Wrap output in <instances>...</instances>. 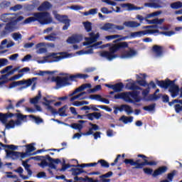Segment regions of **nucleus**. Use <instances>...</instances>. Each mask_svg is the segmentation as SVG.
<instances>
[{
    "mask_svg": "<svg viewBox=\"0 0 182 182\" xmlns=\"http://www.w3.org/2000/svg\"><path fill=\"white\" fill-rule=\"evenodd\" d=\"M22 76H23V74H18V75H14L11 77H10L9 79V80L10 82H12L13 80H17V79H19V78L22 77Z\"/></svg>",
    "mask_w": 182,
    "mask_h": 182,
    "instance_id": "obj_63",
    "label": "nucleus"
},
{
    "mask_svg": "<svg viewBox=\"0 0 182 182\" xmlns=\"http://www.w3.org/2000/svg\"><path fill=\"white\" fill-rule=\"evenodd\" d=\"M99 90H102V85H97L92 89L87 90V93L90 95V93H95Z\"/></svg>",
    "mask_w": 182,
    "mask_h": 182,
    "instance_id": "obj_46",
    "label": "nucleus"
},
{
    "mask_svg": "<svg viewBox=\"0 0 182 182\" xmlns=\"http://www.w3.org/2000/svg\"><path fill=\"white\" fill-rule=\"evenodd\" d=\"M52 5H50L49 1H44L41 5L39 6L38 11H40L41 12L48 11V9H50Z\"/></svg>",
    "mask_w": 182,
    "mask_h": 182,
    "instance_id": "obj_27",
    "label": "nucleus"
},
{
    "mask_svg": "<svg viewBox=\"0 0 182 182\" xmlns=\"http://www.w3.org/2000/svg\"><path fill=\"white\" fill-rule=\"evenodd\" d=\"M101 29L102 31H105L106 32H110L111 33H113L116 32V31H123V29H124V26H117L112 23H107L101 27Z\"/></svg>",
    "mask_w": 182,
    "mask_h": 182,
    "instance_id": "obj_6",
    "label": "nucleus"
},
{
    "mask_svg": "<svg viewBox=\"0 0 182 182\" xmlns=\"http://www.w3.org/2000/svg\"><path fill=\"white\" fill-rule=\"evenodd\" d=\"M32 160H36L37 161H41V164H38V166L44 168L46 166L50 167V168H53V170H56L55 164H59L61 163L60 159H53L50 157L49 155L43 156H36L31 157Z\"/></svg>",
    "mask_w": 182,
    "mask_h": 182,
    "instance_id": "obj_5",
    "label": "nucleus"
},
{
    "mask_svg": "<svg viewBox=\"0 0 182 182\" xmlns=\"http://www.w3.org/2000/svg\"><path fill=\"white\" fill-rule=\"evenodd\" d=\"M161 35H165V36H172V35H176V32L173 31H161Z\"/></svg>",
    "mask_w": 182,
    "mask_h": 182,
    "instance_id": "obj_59",
    "label": "nucleus"
},
{
    "mask_svg": "<svg viewBox=\"0 0 182 182\" xmlns=\"http://www.w3.org/2000/svg\"><path fill=\"white\" fill-rule=\"evenodd\" d=\"M89 75L87 74H77V75H72L68 77L69 80L71 82H75L76 79H87Z\"/></svg>",
    "mask_w": 182,
    "mask_h": 182,
    "instance_id": "obj_23",
    "label": "nucleus"
},
{
    "mask_svg": "<svg viewBox=\"0 0 182 182\" xmlns=\"http://www.w3.org/2000/svg\"><path fill=\"white\" fill-rule=\"evenodd\" d=\"M167 170H168V168L166 166H162L154 171V173H152V177H158V176H161V174H164V173L167 172Z\"/></svg>",
    "mask_w": 182,
    "mask_h": 182,
    "instance_id": "obj_15",
    "label": "nucleus"
},
{
    "mask_svg": "<svg viewBox=\"0 0 182 182\" xmlns=\"http://www.w3.org/2000/svg\"><path fill=\"white\" fill-rule=\"evenodd\" d=\"M74 180L75 181L74 182H84V181H86V179H85L83 177H78V176H75L74 178Z\"/></svg>",
    "mask_w": 182,
    "mask_h": 182,
    "instance_id": "obj_64",
    "label": "nucleus"
},
{
    "mask_svg": "<svg viewBox=\"0 0 182 182\" xmlns=\"http://www.w3.org/2000/svg\"><path fill=\"white\" fill-rule=\"evenodd\" d=\"M143 171L145 174H147L148 176H153V168H144Z\"/></svg>",
    "mask_w": 182,
    "mask_h": 182,
    "instance_id": "obj_56",
    "label": "nucleus"
},
{
    "mask_svg": "<svg viewBox=\"0 0 182 182\" xmlns=\"http://www.w3.org/2000/svg\"><path fill=\"white\" fill-rule=\"evenodd\" d=\"M37 77H33L31 79H28L27 80H23L19 81H14L13 82L9 84V89H14V87H16V86H21V85H26V87H29L35 80H36Z\"/></svg>",
    "mask_w": 182,
    "mask_h": 182,
    "instance_id": "obj_8",
    "label": "nucleus"
},
{
    "mask_svg": "<svg viewBox=\"0 0 182 182\" xmlns=\"http://www.w3.org/2000/svg\"><path fill=\"white\" fill-rule=\"evenodd\" d=\"M176 174H177L176 170H173L171 173H168L167 175V178L168 179V181H169V182L173 181V179L174 178V176H176Z\"/></svg>",
    "mask_w": 182,
    "mask_h": 182,
    "instance_id": "obj_50",
    "label": "nucleus"
},
{
    "mask_svg": "<svg viewBox=\"0 0 182 182\" xmlns=\"http://www.w3.org/2000/svg\"><path fill=\"white\" fill-rule=\"evenodd\" d=\"M55 71H42V70H39L38 73H36V75H37L38 76H44L45 73H47L48 75H53L55 74Z\"/></svg>",
    "mask_w": 182,
    "mask_h": 182,
    "instance_id": "obj_53",
    "label": "nucleus"
},
{
    "mask_svg": "<svg viewBox=\"0 0 182 182\" xmlns=\"http://www.w3.org/2000/svg\"><path fill=\"white\" fill-rule=\"evenodd\" d=\"M90 107L92 109V110H93L94 112H100V109H103L104 110H107V112H110L112 110V109L107 107V106L106 105H90ZM97 107L99 109H97Z\"/></svg>",
    "mask_w": 182,
    "mask_h": 182,
    "instance_id": "obj_24",
    "label": "nucleus"
},
{
    "mask_svg": "<svg viewBox=\"0 0 182 182\" xmlns=\"http://www.w3.org/2000/svg\"><path fill=\"white\" fill-rule=\"evenodd\" d=\"M124 25L127 28H139V26H140V23L136 21H125Z\"/></svg>",
    "mask_w": 182,
    "mask_h": 182,
    "instance_id": "obj_29",
    "label": "nucleus"
},
{
    "mask_svg": "<svg viewBox=\"0 0 182 182\" xmlns=\"http://www.w3.org/2000/svg\"><path fill=\"white\" fill-rule=\"evenodd\" d=\"M41 97L42 93L41 92V90H38V95H36L33 98H31L30 100V103H31V105H36L39 102V100H41Z\"/></svg>",
    "mask_w": 182,
    "mask_h": 182,
    "instance_id": "obj_34",
    "label": "nucleus"
},
{
    "mask_svg": "<svg viewBox=\"0 0 182 182\" xmlns=\"http://www.w3.org/2000/svg\"><path fill=\"white\" fill-rule=\"evenodd\" d=\"M176 83V80H171L169 79H166L165 80H156V85L161 89H168L170 88L172 85Z\"/></svg>",
    "mask_w": 182,
    "mask_h": 182,
    "instance_id": "obj_12",
    "label": "nucleus"
},
{
    "mask_svg": "<svg viewBox=\"0 0 182 182\" xmlns=\"http://www.w3.org/2000/svg\"><path fill=\"white\" fill-rule=\"evenodd\" d=\"M95 164H97V165L100 164L102 168H109L110 167V164L105 159H100L97 162H95Z\"/></svg>",
    "mask_w": 182,
    "mask_h": 182,
    "instance_id": "obj_31",
    "label": "nucleus"
},
{
    "mask_svg": "<svg viewBox=\"0 0 182 182\" xmlns=\"http://www.w3.org/2000/svg\"><path fill=\"white\" fill-rule=\"evenodd\" d=\"M137 157H139V159H136V161H134V159H125L124 160H122V161L120 163V164H122L123 163H124L126 164V166H135V167H134V168H136V169H141L143 168V167L146 166H157V164H159V162L156 161H149V157L146 156V155L144 154H138ZM142 159L143 161L141 162V159Z\"/></svg>",
    "mask_w": 182,
    "mask_h": 182,
    "instance_id": "obj_1",
    "label": "nucleus"
},
{
    "mask_svg": "<svg viewBox=\"0 0 182 182\" xmlns=\"http://www.w3.org/2000/svg\"><path fill=\"white\" fill-rule=\"evenodd\" d=\"M128 50L125 51V53L122 55L123 58H133L137 55V50H134L133 48L128 47Z\"/></svg>",
    "mask_w": 182,
    "mask_h": 182,
    "instance_id": "obj_17",
    "label": "nucleus"
},
{
    "mask_svg": "<svg viewBox=\"0 0 182 182\" xmlns=\"http://www.w3.org/2000/svg\"><path fill=\"white\" fill-rule=\"evenodd\" d=\"M11 112H7L6 114H4L2 112H0V122L3 123V124H6V122H8V119H11L12 116Z\"/></svg>",
    "mask_w": 182,
    "mask_h": 182,
    "instance_id": "obj_22",
    "label": "nucleus"
},
{
    "mask_svg": "<svg viewBox=\"0 0 182 182\" xmlns=\"http://www.w3.org/2000/svg\"><path fill=\"white\" fill-rule=\"evenodd\" d=\"M144 6H148L149 8H161V6L157 3H145Z\"/></svg>",
    "mask_w": 182,
    "mask_h": 182,
    "instance_id": "obj_48",
    "label": "nucleus"
},
{
    "mask_svg": "<svg viewBox=\"0 0 182 182\" xmlns=\"http://www.w3.org/2000/svg\"><path fill=\"white\" fill-rule=\"evenodd\" d=\"M164 49V48H163V46H157V45H154L152 47V51L154 52V53H155L156 56H157V58H160L161 56H163V50Z\"/></svg>",
    "mask_w": 182,
    "mask_h": 182,
    "instance_id": "obj_20",
    "label": "nucleus"
},
{
    "mask_svg": "<svg viewBox=\"0 0 182 182\" xmlns=\"http://www.w3.org/2000/svg\"><path fill=\"white\" fill-rule=\"evenodd\" d=\"M30 119H32L33 122H36V124H41V123L43 122V119L41 118L40 117H36L35 115H28V116Z\"/></svg>",
    "mask_w": 182,
    "mask_h": 182,
    "instance_id": "obj_39",
    "label": "nucleus"
},
{
    "mask_svg": "<svg viewBox=\"0 0 182 182\" xmlns=\"http://www.w3.org/2000/svg\"><path fill=\"white\" fill-rule=\"evenodd\" d=\"M12 117H17V119L16 121H14L15 124H16V126H21V124H22V122H21V120H23L24 119H26V117H28V115H23L21 113H11Z\"/></svg>",
    "mask_w": 182,
    "mask_h": 182,
    "instance_id": "obj_19",
    "label": "nucleus"
},
{
    "mask_svg": "<svg viewBox=\"0 0 182 182\" xmlns=\"http://www.w3.org/2000/svg\"><path fill=\"white\" fill-rule=\"evenodd\" d=\"M83 24L87 32H90L92 31V23L87 21L84 22Z\"/></svg>",
    "mask_w": 182,
    "mask_h": 182,
    "instance_id": "obj_51",
    "label": "nucleus"
},
{
    "mask_svg": "<svg viewBox=\"0 0 182 182\" xmlns=\"http://www.w3.org/2000/svg\"><path fill=\"white\" fill-rule=\"evenodd\" d=\"M54 16L56 21L60 22V23L65 24L63 27V31H68V29H69V26H70V19L68 18V16L55 14Z\"/></svg>",
    "mask_w": 182,
    "mask_h": 182,
    "instance_id": "obj_9",
    "label": "nucleus"
},
{
    "mask_svg": "<svg viewBox=\"0 0 182 182\" xmlns=\"http://www.w3.org/2000/svg\"><path fill=\"white\" fill-rule=\"evenodd\" d=\"M90 38H87V41L88 42L84 43V46H86V45H90L91 43H95L99 39V37L100 36V34L99 33H97L95 34V33H89Z\"/></svg>",
    "mask_w": 182,
    "mask_h": 182,
    "instance_id": "obj_14",
    "label": "nucleus"
},
{
    "mask_svg": "<svg viewBox=\"0 0 182 182\" xmlns=\"http://www.w3.org/2000/svg\"><path fill=\"white\" fill-rule=\"evenodd\" d=\"M8 65V59L6 58H0V68H4Z\"/></svg>",
    "mask_w": 182,
    "mask_h": 182,
    "instance_id": "obj_60",
    "label": "nucleus"
},
{
    "mask_svg": "<svg viewBox=\"0 0 182 182\" xmlns=\"http://www.w3.org/2000/svg\"><path fill=\"white\" fill-rule=\"evenodd\" d=\"M124 87V85L123 84V82H117L114 85V91L115 92H122Z\"/></svg>",
    "mask_w": 182,
    "mask_h": 182,
    "instance_id": "obj_36",
    "label": "nucleus"
},
{
    "mask_svg": "<svg viewBox=\"0 0 182 182\" xmlns=\"http://www.w3.org/2000/svg\"><path fill=\"white\" fill-rule=\"evenodd\" d=\"M121 107L122 109V112L124 110L127 114H132V113H133V109L130 107V105H122Z\"/></svg>",
    "mask_w": 182,
    "mask_h": 182,
    "instance_id": "obj_40",
    "label": "nucleus"
},
{
    "mask_svg": "<svg viewBox=\"0 0 182 182\" xmlns=\"http://www.w3.org/2000/svg\"><path fill=\"white\" fill-rule=\"evenodd\" d=\"M97 164L96 162L90 163V164H82L76 165V167H80L81 168H85V167H96Z\"/></svg>",
    "mask_w": 182,
    "mask_h": 182,
    "instance_id": "obj_43",
    "label": "nucleus"
},
{
    "mask_svg": "<svg viewBox=\"0 0 182 182\" xmlns=\"http://www.w3.org/2000/svg\"><path fill=\"white\" fill-rule=\"evenodd\" d=\"M33 16L26 18L23 21L24 25L32 23V22H39L41 25H48L52 23V18L48 12L34 13Z\"/></svg>",
    "mask_w": 182,
    "mask_h": 182,
    "instance_id": "obj_3",
    "label": "nucleus"
},
{
    "mask_svg": "<svg viewBox=\"0 0 182 182\" xmlns=\"http://www.w3.org/2000/svg\"><path fill=\"white\" fill-rule=\"evenodd\" d=\"M122 8H128V11H138L139 9H141V7L135 6L132 4H122L121 5Z\"/></svg>",
    "mask_w": 182,
    "mask_h": 182,
    "instance_id": "obj_28",
    "label": "nucleus"
},
{
    "mask_svg": "<svg viewBox=\"0 0 182 182\" xmlns=\"http://www.w3.org/2000/svg\"><path fill=\"white\" fill-rule=\"evenodd\" d=\"M130 93L128 92H124L122 100H124V102H127V103H134V101L130 98Z\"/></svg>",
    "mask_w": 182,
    "mask_h": 182,
    "instance_id": "obj_38",
    "label": "nucleus"
},
{
    "mask_svg": "<svg viewBox=\"0 0 182 182\" xmlns=\"http://www.w3.org/2000/svg\"><path fill=\"white\" fill-rule=\"evenodd\" d=\"M51 102L52 100H47L46 102H43V104L44 105V106H46L47 110H48L51 113H56V109H55V108H53V107L50 105Z\"/></svg>",
    "mask_w": 182,
    "mask_h": 182,
    "instance_id": "obj_32",
    "label": "nucleus"
},
{
    "mask_svg": "<svg viewBox=\"0 0 182 182\" xmlns=\"http://www.w3.org/2000/svg\"><path fill=\"white\" fill-rule=\"evenodd\" d=\"M13 68H14V65H9V66L6 67L5 68H4L3 70H1L0 71V73L1 75H3L1 76L2 79H8V76H11V75H14V73H15V72H16V70H18V68H16L14 69ZM11 69H12V70H11ZM4 74H5V75H4Z\"/></svg>",
    "mask_w": 182,
    "mask_h": 182,
    "instance_id": "obj_11",
    "label": "nucleus"
},
{
    "mask_svg": "<svg viewBox=\"0 0 182 182\" xmlns=\"http://www.w3.org/2000/svg\"><path fill=\"white\" fill-rule=\"evenodd\" d=\"M90 99H92V100H98V102H100L103 97H102V95H92L90 96Z\"/></svg>",
    "mask_w": 182,
    "mask_h": 182,
    "instance_id": "obj_58",
    "label": "nucleus"
},
{
    "mask_svg": "<svg viewBox=\"0 0 182 182\" xmlns=\"http://www.w3.org/2000/svg\"><path fill=\"white\" fill-rule=\"evenodd\" d=\"M70 167H77V166H76V165H70V164H66L64 161L63 164H62V168L60 169H58V171H66V170H68V168H70Z\"/></svg>",
    "mask_w": 182,
    "mask_h": 182,
    "instance_id": "obj_42",
    "label": "nucleus"
},
{
    "mask_svg": "<svg viewBox=\"0 0 182 182\" xmlns=\"http://www.w3.org/2000/svg\"><path fill=\"white\" fill-rule=\"evenodd\" d=\"M26 153H32V151H35L36 150V148H35L32 144L26 145Z\"/></svg>",
    "mask_w": 182,
    "mask_h": 182,
    "instance_id": "obj_52",
    "label": "nucleus"
},
{
    "mask_svg": "<svg viewBox=\"0 0 182 182\" xmlns=\"http://www.w3.org/2000/svg\"><path fill=\"white\" fill-rule=\"evenodd\" d=\"M171 8H172V9H180V8H182V2L176 1V2L172 3L171 4Z\"/></svg>",
    "mask_w": 182,
    "mask_h": 182,
    "instance_id": "obj_45",
    "label": "nucleus"
},
{
    "mask_svg": "<svg viewBox=\"0 0 182 182\" xmlns=\"http://www.w3.org/2000/svg\"><path fill=\"white\" fill-rule=\"evenodd\" d=\"M154 109H156V104L154 103L143 107V109L146 112H153Z\"/></svg>",
    "mask_w": 182,
    "mask_h": 182,
    "instance_id": "obj_49",
    "label": "nucleus"
},
{
    "mask_svg": "<svg viewBox=\"0 0 182 182\" xmlns=\"http://www.w3.org/2000/svg\"><path fill=\"white\" fill-rule=\"evenodd\" d=\"M6 129H14L15 127V121L11 119L8 124H6Z\"/></svg>",
    "mask_w": 182,
    "mask_h": 182,
    "instance_id": "obj_55",
    "label": "nucleus"
},
{
    "mask_svg": "<svg viewBox=\"0 0 182 182\" xmlns=\"http://www.w3.org/2000/svg\"><path fill=\"white\" fill-rule=\"evenodd\" d=\"M160 32L159 30H145V31H136L131 33L130 36L131 38H140L141 36H145V35H147L149 33H159Z\"/></svg>",
    "mask_w": 182,
    "mask_h": 182,
    "instance_id": "obj_10",
    "label": "nucleus"
},
{
    "mask_svg": "<svg viewBox=\"0 0 182 182\" xmlns=\"http://www.w3.org/2000/svg\"><path fill=\"white\" fill-rule=\"evenodd\" d=\"M7 157L11 159H18L21 156V152L9 151L8 149L5 150Z\"/></svg>",
    "mask_w": 182,
    "mask_h": 182,
    "instance_id": "obj_26",
    "label": "nucleus"
},
{
    "mask_svg": "<svg viewBox=\"0 0 182 182\" xmlns=\"http://www.w3.org/2000/svg\"><path fill=\"white\" fill-rule=\"evenodd\" d=\"M123 160H124V154H123L122 155L118 154L117 156V158L114 159L113 163H111L110 166H116V164H117V163H119V166H122V164H120V163H122V161H123Z\"/></svg>",
    "mask_w": 182,
    "mask_h": 182,
    "instance_id": "obj_30",
    "label": "nucleus"
},
{
    "mask_svg": "<svg viewBox=\"0 0 182 182\" xmlns=\"http://www.w3.org/2000/svg\"><path fill=\"white\" fill-rule=\"evenodd\" d=\"M136 83H138V85H139V86H143L144 87H146V86H149V83H147L146 80H136Z\"/></svg>",
    "mask_w": 182,
    "mask_h": 182,
    "instance_id": "obj_57",
    "label": "nucleus"
},
{
    "mask_svg": "<svg viewBox=\"0 0 182 182\" xmlns=\"http://www.w3.org/2000/svg\"><path fill=\"white\" fill-rule=\"evenodd\" d=\"M66 109H68V105H64L61 108H59L58 111H56L55 113H52V114H59L60 117H66L68 116Z\"/></svg>",
    "mask_w": 182,
    "mask_h": 182,
    "instance_id": "obj_25",
    "label": "nucleus"
},
{
    "mask_svg": "<svg viewBox=\"0 0 182 182\" xmlns=\"http://www.w3.org/2000/svg\"><path fill=\"white\" fill-rule=\"evenodd\" d=\"M90 87H92V84L90 83H85L82 85L81 86H80L79 87H77V89H75L73 93H71L69 96L72 97L74 96V95H76V93H79V92H83V90H85V89H90Z\"/></svg>",
    "mask_w": 182,
    "mask_h": 182,
    "instance_id": "obj_16",
    "label": "nucleus"
},
{
    "mask_svg": "<svg viewBox=\"0 0 182 182\" xmlns=\"http://www.w3.org/2000/svg\"><path fill=\"white\" fill-rule=\"evenodd\" d=\"M55 36L56 33H52L50 35L45 36L44 39H46V41H50V42H55L57 39Z\"/></svg>",
    "mask_w": 182,
    "mask_h": 182,
    "instance_id": "obj_44",
    "label": "nucleus"
},
{
    "mask_svg": "<svg viewBox=\"0 0 182 182\" xmlns=\"http://www.w3.org/2000/svg\"><path fill=\"white\" fill-rule=\"evenodd\" d=\"M168 92L171 94V97L173 99H175V97H177L180 93V87L176 85V82H173V84H172L171 87L168 89Z\"/></svg>",
    "mask_w": 182,
    "mask_h": 182,
    "instance_id": "obj_13",
    "label": "nucleus"
},
{
    "mask_svg": "<svg viewBox=\"0 0 182 182\" xmlns=\"http://www.w3.org/2000/svg\"><path fill=\"white\" fill-rule=\"evenodd\" d=\"M70 127H72V129H74V130H79V132H80L83 129V125H82L81 124L73 123L71 124Z\"/></svg>",
    "mask_w": 182,
    "mask_h": 182,
    "instance_id": "obj_47",
    "label": "nucleus"
},
{
    "mask_svg": "<svg viewBox=\"0 0 182 182\" xmlns=\"http://www.w3.org/2000/svg\"><path fill=\"white\" fill-rule=\"evenodd\" d=\"M28 163H29V159L23 161V163H22V166H24V168L26 171H28V170H31V164H28Z\"/></svg>",
    "mask_w": 182,
    "mask_h": 182,
    "instance_id": "obj_54",
    "label": "nucleus"
},
{
    "mask_svg": "<svg viewBox=\"0 0 182 182\" xmlns=\"http://www.w3.org/2000/svg\"><path fill=\"white\" fill-rule=\"evenodd\" d=\"M162 96L163 94H159L157 95L156 92H154V94H151L149 95L148 100H149V102H152L153 100H159V99H160V97H161Z\"/></svg>",
    "mask_w": 182,
    "mask_h": 182,
    "instance_id": "obj_37",
    "label": "nucleus"
},
{
    "mask_svg": "<svg viewBox=\"0 0 182 182\" xmlns=\"http://www.w3.org/2000/svg\"><path fill=\"white\" fill-rule=\"evenodd\" d=\"M129 48V43L126 41L120 42L117 44H114L112 47L109 48V51H102L100 53V56L102 58H106L108 60H113V59H116L119 55L116 53L119 52L120 49H126Z\"/></svg>",
    "mask_w": 182,
    "mask_h": 182,
    "instance_id": "obj_4",
    "label": "nucleus"
},
{
    "mask_svg": "<svg viewBox=\"0 0 182 182\" xmlns=\"http://www.w3.org/2000/svg\"><path fill=\"white\" fill-rule=\"evenodd\" d=\"M12 14H2L0 17L1 21L2 22H5L6 23H9L15 19V17L11 16Z\"/></svg>",
    "mask_w": 182,
    "mask_h": 182,
    "instance_id": "obj_21",
    "label": "nucleus"
},
{
    "mask_svg": "<svg viewBox=\"0 0 182 182\" xmlns=\"http://www.w3.org/2000/svg\"><path fill=\"white\" fill-rule=\"evenodd\" d=\"M23 21V16H19L17 18L13 19V21L7 23H0V38H6L12 32L18 31V22Z\"/></svg>",
    "mask_w": 182,
    "mask_h": 182,
    "instance_id": "obj_2",
    "label": "nucleus"
},
{
    "mask_svg": "<svg viewBox=\"0 0 182 182\" xmlns=\"http://www.w3.org/2000/svg\"><path fill=\"white\" fill-rule=\"evenodd\" d=\"M124 124H127V123H132L133 122V117H126L124 115L122 116L119 119Z\"/></svg>",
    "mask_w": 182,
    "mask_h": 182,
    "instance_id": "obj_41",
    "label": "nucleus"
},
{
    "mask_svg": "<svg viewBox=\"0 0 182 182\" xmlns=\"http://www.w3.org/2000/svg\"><path fill=\"white\" fill-rule=\"evenodd\" d=\"M120 36H122V35H112V36H107L105 37V39H107V41H112V39H117V38H120Z\"/></svg>",
    "mask_w": 182,
    "mask_h": 182,
    "instance_id": "obj_61",
    "label": "nucleus"
},
{
    "mask_svg": "<svg viewBox=\"0 0 182 182\" xmlns=\"http://www.w3.org/2000/svg\"><path fill=\"white\" fill-rule=\"evenodd\" d=\"M56 55H58V53H52L48 56L45 57L46 62H48V63H52L53 62H59V60H62V59H63V58H65V57L60 56V55L57 56ZM48 58H53V60L48 61V60H46V59H48Z\"/></svg>",
    "mask_w": 182,
    "mask_h": 182,
    "instance_id": "obj_18",
    "label": "nucleus"
},
{
    "mask_svg": "<svg viewBox=\"0 0 182 182\" xmlns=\"http://www.w3.org/2000/svg\"><path fill=\"white\" fill-rule=\"evenodd\" d=\"M126 87H128L129 90H141V87L136 85L135 82H131V83L127 84Z\"/></svg>",
    "mask_w": 182,
    "mask_h": 182,
    "instance_id": "obj_35",
    "label": "nucleus"
},
{
    "mask_svg": "<svg viewBox=\"0 0 182 182\" xmlns=\"http://www.w3.org/2000/svg\"><path fill=\"white\" fill-rule=\"evenodd\" d=\"M53 82H55L58 89L72 85V83L69 82V77H53Z\"/></svg>",
    "mask_w": 182,
    "mask_h": 182,
    "instance_id": "obj_7",
    "label": "nucleus"
},
{
    "mask_svg": "<svg viewBox=\"0 0 182 182\" xmlns=\"http://www.w3.org/2000/svg\"><path fill=\"white\" fill-rule=\"evenodd\" d=\"M11 5V3L9 1H3L0 4V8H2V9H5V8H8Z\"/></svg>",
    "mask_w": 182,
    "mask_h": 182,
    "instance_id": "obj_62",
    "label": "nucleus"
},
{
    "mask_svg": "<svg viewBox=\"0 0 182 182\" xmlns=\"http://www.w3.org/2000/svg\"><path fill=\"white\" fill-rule=\"evenodd\" d=\"M72 176H75V177H77V176L82 174V173H86V171L83 170L82 168H72Z\"/></svg>",
    "mask_w": 182,
    "mask_h": 182,
    "instance_id": "obj_33",
    "label": "nucleus"
}]
</instances>
